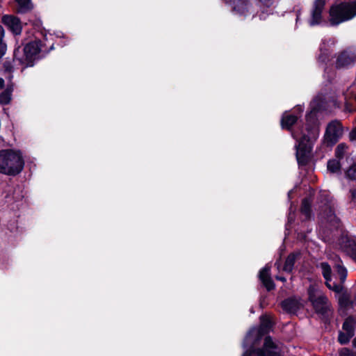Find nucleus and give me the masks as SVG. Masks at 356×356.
Listing matches in <instances>:
<instances>
[{
	"instance_id": "nucleus-21",
	"label": "nucleus",
	"mask_w": 356,
	"mask_h": 356,
	"mask_svg": "<svg viewBox=\"0 0 356 356\" xmlns=\"http://www.w3.org/2000/svg\"><path fill=\"white\" fill-rule=\"evenodd\" d=\"M297 256V254H291L289 255L282 268L284 271L287 273L291 272Z\"/></svg>"
},
{
	"instance_id": "nucleus-17",
	"label": "nucleus",
	"mask_w": 356,
	"mask_h": 356,
	"mask_svg": "<svg viewBox=\"0 0 356 356\" xmlns=\"http://www.w3.org/2000/svg\"><path fill=\"white\" fill-rule=\"evenodd\" d=\"M334 155L339 161L347 158L349 155V147L343 143L339 144L335 148Z\"/></svg>"
},
{
	"instance_id": "nucleus-27",
	"label": "nucleus",
	"mask_w": 356,
	"mask_h": 356,
	"mask_svg": "<svg viewBox=\"0 0 356 356\" xmlns=\"http://www.w3.org/2000/svg\"><path fill=\"white\" fill-rule=\"evenodd\" d=\"M353 336L351 335V333L350 332L349 333H347L344 331L343 332H341L339 333V341L340 342V343L341 344H346L347 343L350 339L353 337Z\"/></svg>"
},
{
	"instance_id": "nucleus-33",
	"label": "nucleus",
	"mask_w": 356,
	"mask_h": 356,
	"mask_svg": "<svg viewBox=\"0 0 356 356\" xmlns=\"http://www.w3.org/2000/svg\"><path fill=\"white\" fill-rule=\"evenodd\" d=\"M4 37V29L3 26L0 24V40H3Z\"/></svg>"
},
{
	"instance_id": "nucleus-37",
	"label": "nucleus",
	"mask_w": 356,
	"mask_h": 356,
	"mask_svg": "<svg viewBox=\"0 0 356 356\" xmlns=\"http://www.w3.org/2000/svg\"><path fill=\"white\" fill-rule=\"evenodd\" d=\"M353 346H354V347H355V348H356V338L353 339Z\"/></svg>"
},
{
	"instance_id": "nucleus-19",
	"label": "nucleus",
	"mask_w": 356,
	"mask_h": 356,
	"mask_svg": "<svg viewBox=\"0 0 356 356\" xmlns=\"http://www.w3.org/2000/svg\"><path fill=\"white\" fill-rule=\"evenodd\" d=\"M282 307L288 312H295L300 307V303L295 299L289 298L282 302Z\"/></svg>"
},
{
	"instance_id": "nucleus-2",
	"label": "nucleus",
	"mask_w": 356,
	"mask_h": 356,
	"mask_svg": "<svg viewBox=\"0 0 356 356\" xmlns=\"http://www.w3.org/2000/svg\"><path fill=\"white\" fill-rule=\"evenodd\" d=\"M49 38L47 34L43 36V41L35 39L24 46H18L13 51V61L26 67H33L35 60L45 57L51 51L55 49L52 42L48 47Z\"/></svg>"
},
{
	"instance_id": "nucleus-13",
	"label": "nucleus",
	"mask_w": 356,
	"mask_h": 356,
	"mask_svg": "<svg viewBox=\"0 0 356 356\" xmlns=\"http://www.w3.org/2000/svg\"><path fill=\"white\" fill-rule=\"evenodd\" d=\"M356 60V56L348 52L344 51L337 58V66L338 67H348Z\"/></svg>"
},
{
	"instance_id": "nucleus-20",
	"label": "nucleus",
	"mask_w": 356,
	"mask_h": 356,
	"mask_svg": "<svg viewBox=\"0 0 356 356\" xmlns=\"http://www.w3.org/2000/svg\"><path fill=\"white\" fill-rule=\"evenodd\" d=\"M327 170L330 172L334 173V174H338L341 171V161H339L337 159H330L327 162Z\"/></svg>"
},
{
	"instance_id": "nucleus-11",
	"label": "nucleus",
	"mask_w": 356,
	"mask_h": 356,
	"mask_svg": "<svg viewBox=\"0 0 356 356\" xmlns=\"http://www.w3.org/2000/svg\"><path fill=\"white\" fill-rule=\"evenodd\" d=\"M341 248L356 261V237L343 236L340 240Z\"/></svg>"
},
{
	"instance_id": "nucleus-8",
	"label": "nucleus",
	"mask_w": 356,
	"mask_h": 356,
	"mask_svg": "<svg viewBox=\"0 0 356 356\" xmlns=\"http://www.w3.org/2000/svg\"><path fill=\"white\" fill-rule=\"evenodd\" d=\"M343 127L339 121L334 120L330 122L323 136V145L333 146L343 135Z\"/></svg>"
},
{
	"instance_id": "nucleus-35",
	"label": "nucleus",
	"mask_w": 356,
	"mask_h": 356,
	"mask_svg": "<svg viewBox=\"0 0 356 356\" xmlns=\"http://www.w3.org/2000/svg\"><path fill=\"white\" fill-rule=\"evenodd\" d=\"M276 279L281 280L282 282H284L286 280V279L284 277H280V276H277Z\"/></svg>"
},
{
	"instance_id": "nucleus-39",
	"label": "nucleus",
	"mask_w": 356,
	"mask_h": 356,
	"mask_svg": "<svg viewBox=\"0 0 356 356\" xmlns=\"http://www.w3.org/2000/svg\"><path fill=\"white\" fill-rule=\"evenodd\" d=\"M22 197H23V195H21V196H20V197H16V198H15V197H14V198H15V201H17V200H19V199H21Z\"/></svg>"
},
{
	"instance_id": "nucleus-14",
	"label": "nucleus",
	"mask_w": 356,
	"mask_h": 356,
	"mask_svg": "<svg viewBox=\"0 0 356 356\" xmlns=\"http://www.w3.org/2000/svg\"><path fill=\"white\" fill-rule=\"evenodd\" d=\"M270 267L266 266L259 272V279L267 289L270 291L274 288V284L270 276Z\"/></svg>"
},
{
	"instance_id": "nucleus-5",
	"label": "nucleus",
	"mask_w": 356,
	"mask_h": 356,
	"mask_svg": "<svg viewBox=\"0 0 356 356\" xmlns=\"http://www.w3.org/2000/svg\"><path fill=\"white\" fill-rule=\"evenodd\" d=\"M308 299L316 313L325 314L330 309V304L318 284H311L307 290Z\"/></svg>"
},
{
	"instance_id": "nucleus-9",
	"label": "nucleus",
	"mask_w": 356,
	"mask_h": 356,
	"mask_svg": "<svg viewBox=\"0 0 356 356\" xmlns=\"http://www.w3.org/2000/svg\"><path fill=\"white\" fill-rule=\"evenodd\" d=\"M1 22L14 35L21 34L22 26L19 17L12 15H4Z\"/></svg>"
},
{
	"instance_id": "nucleus-28",
	"label": "nucleus",
	"mask_w": 356,
	"mask_h": 356,
	"mask_svg": "<svg viewBox=\"0 0 356 356\" xmlns=\"http://www.w3.org/2000/svg\"><path fill=\"white\" fill-rule=\"evenodd\" d=\"M346 177L350 179L355 180L356 179V163L352 165L346 172Z\"/></svg>"
},
{
	"instance_id": "nucleus-42",
	"label": "nucleus",
	"mask_w": 356,
	"mask_h": 356,
	"mask_svg": "<svg viewBox=\"0 0 356 356\" xmlns=\"http://www.w3.org/2000/svg\"><path fill=\"white\" fill-rule=\"evenodd\" d=\"M276 265H277V268L279 269L280 268V266L277 263H276Z\"/></svg>"
},
{
	"instance_id": "nucleus-3",
	"label": "nucleus",
	"mask_w": 356,
	"mask_h": 356,
	"mask_svg": "<svg viewBox=\"0 0 356 356\" xmlns=\"http://www.w3.org/2000/svg\"><path fill=\"white\" fill-rule=\"evenodd\" d=\"M24 161L19 151L2 149L0 151V172L16 176L23 170Z\"/></svg>"
},
{
	"instance_id": "nucleus-29",
	"label": "nucleus",
	"mask_w": 356,
	"mask_h": 356,
	"mask_svg": "<svg viewBox=\"0 0 356 356\" xmlns=\"http://www.w3.org/2000/svg\"><path fill=\"white\" fill-rule=\"evenodd\" d=\"M339 356H356V353L346 348L339 350Z\"/></svg>"
},
{
	"instance_id": "nucleus-4",
	"label": "nucleus",
	"mask_w": 356,
	"mask_h": 356,
	"mask_svg": "<svg viewBox=\"0 0 356 356\" xmlns=\"http://www.w3.org/2000/svg\"><path fill=\"white\" fill-rule=\"evenodd\" d=\"M356 15V1L350 3H341L333 5L330 10L329 22L336 26L351 19Z\"/></svg>"
},
{
	"instance_id": "nucleus-26",
	"label": "nucleus",
	"mask_w": 356,
	"mask_h": 356,
	"mask_svg": "<svg viewBox=\"0 0 356 356\" xmlns=\"http://www.w3.org/2000/svg\"><path fill=\"white\" fill-rule=\"evenodd\" d=\"M353 88H350V89L348 90V91L345 93H343V97H344V101H345V104H346V109L348 111V112H353L354 111V108H349L348 106V99H350L352 97H354L355 99V101H356V95H354L353 94Z\"/></svg>"
},
{
	"instance_id": "nucleus-15",
	"label": "nucleus",
	"mask_w": 356,
	"mask_h": 356,
	"mask_svg": "<svg viewBox=\"0 0 356 356\" xmlns=\"http://www.w3.org/2000/svg\"><path fill=\"white\" fill-rule=\"evenodd\" d=\"M321 270H322V273L323 275V277L326 280V285L330 289H332L335 291H339L341 290V286L339 285H337V284H333L332 285L330 282L331 280L330 279V275H331V268L329 264H327V263H321Z\"/></svg>"
},
{
	"instance_id": "nucleus-22",
	"label": "nucleus",
	"mask_w": 356,
	"mask_h": 356,
	"mask_svg": "<svg viewBox=\"0 0 356 356\" xmlns=\"http://www.w3.org/2000/svg\"><path fill=\"white\" fill-rule=\"evenodd\" d=\"M13 88L7 87L6 89L0 93V104L6 105L10 103L11 100Z\"/></svg>"
},
{
	"instance_id": "nucleus-25",
	"label": "nucleus",
	"mask_w": 356,
	"mask_h": 356,
	"mask_svg": "<svg viewBox=\"0 0 356 356\" xmlns=\"http://www.w3.org/2000/svg\"><path fill=\"white\" fill-rule=\"evenodd\" d=\"M335 268L337 270V273L340 276V280L341 282H343L346 277L347 272L346 268L341 266V261L340 259L335 263Z\"/></svg>"
},
{
	"instance_id": "nucleus-41",
	"label": "nucleus",
	"mask_w": 356,
	"mask_h": 356,
	"mask_svg": "<svg viewBox=\"0 0 356 356\" xmlns=\"http://www.w3.org/2000/svg\"><path fill=\"white\" fill-rule=\"evenodd\" d=\"M297 109H298V110H300L301 112L302 111V110L301 109V108H300V107L298 108Z\"/></svg>"
},
{
	"instance_id": "nucleus-23",
	"label": "nucleus",
	"mask_w": 356,
	"mask_h": 356,
	"mask_svg": "<svg viewBox=\"0 0 356 356\" xmlns=\"http://www.w3.org/2000/svg\"><path fill=\"white\" fill-rule=\"evenodd\" d=\"M355 321L353 317H348L343 324V330L347 333H351V335H354V325Z\"/></svg>"
},
{
	"instance_id": "nucleus-1",
	"label": "nucleus",
	"mask_w": 356,
	"mask_h": 356,
	"mask_svg": "<svg viewBox=\"0 0 356 356\" xmlns=\"http://www.w3.org/2000/svg\"><path fill=\"white\" fill-rule=\"evenodd\" d=\"M330 102L333 106L339 107L340 104L334 97H316L311 104L312 110L306 116L305 127H299L292 131L293 137L297 140L296 158L300 164H305L308 161L312 149L313 143L319 136V127L316 118V113L326 108Z\"/></svg>"
},
{
	"instance_id": "nucleus-30",
	"label": "nucleus",
	"mask_w": 356,
	"mask_h": 356,
	"mask_svg": "<svg viewBox=\"0 0 356 356\" xmlns=\"http://www.w3.org/2000/svg\"><path fill=\"white\" fill-rule=\"evenodd\" d=\"M6 49L7 45L4 40H0V58L5 55Z\"/></svg>"
},
{
	"instance_id": "nucleus-40",
	"label": "nucleus",
	"mask_w": 356,
	"mask_h": 356,
	"mask_svg": "<svg viewBox=\"0 0 356 356\" xmlns=\"http://www.w3.org/2000/svg\"><path fill=\"white\" fill-rule=\"evenodd\" d=\"M65 44H66V42H62L60 45L61 47H63V46H65Z\"/></svg>"
},
{
	"instance_id": "nucleus-10",
	"label": "nucleus",
	"mask_w": 356,
	"mask_h": 356,
	"mask_svg": "<svg viewBox=\"0 0 356 356\" xmlns=\"http://www.w3.org/2000/svg\"><path fill=\"white\" fill-rule=\"evenodd\" d=\"M325 0H316L311 12V18L309 19L310 26L318 25L322 22V12L324 8Z\"/></svg>"
},
{
	"instance_id": "nucleus-34",
	"label": "nucleus",
	"mask_w": 356,
	"mask_h": 356,
	"mask_svg": "<svg viewBox=\"0 0 356 356\" xmlns=\"http://www.w3.org/2000/svg\"><path fill=\"white\" fill-rule=\"evenodd\" d=\"M5 86V81L3 78H0V90L3 89Z\"/></svg>"
},
{
	"instance_id": "nucleus-32",
	"label": "nucleus",
	"mask_w": 356,
	"mask_h": 356,
	"mask_svg": "<svg viewBox=\"0 0 356 356\" xmlns=\"http://www.w3.org/2000/svg\"><path fill=\"white\" fill-rule=\"evenodd\" d=\"M327 221L330 222H332L334 221H337V219L336 218L335 216L332 213V211H330V214L327 216Z\"/></svg>"
},
{
	"instance_id": "nucleus-18",
	"label": "nucleus",
	"mask_w": 356,
	"mask_h": 356,
	"mask_svg": "<svg viewBox=\"0 0 356 356\" xmlns=\"http://www.w3.org/2000/svg\"><path fill=\"white\" fill-rule=\"evenodd\" d=\"M17 4V13L24 14L30 12L33 8V6L31 3V0H14Z\"/></svg>"
},
{
	"instance_id": "nucleus-36",
	"label": "nucleus",
	"mask_w": 356,
	"mask_h": 356,
	"mask_svg": "<svg viewBox=\"0 0 356 356\" xmlns=\"http://www.w3.org/2000/svg\"><path fill=\"white\" fill-rule=\"evenodd\" d=\"M261 1L264 2L266 6H268L270 3V1L271 0H260Z\"/></svg>"
},
{
	"instance_id": "nucleus-31",
	"label": "nucleus",
	"mask_w": 356,
	"mask_h": 356,
	"mask_svg": "<svg viewBox=\"0 0 356 356\" xmlns=\"http://www.w3.org/2000/svg\"><path fill=\"white\" fill-rule=\"evenodd\" d=\"M349 139L351 141H356V127L350 132Z\"/></svg>"
},
{
	"instance_id": "nucleus-6",
	"label": "nucleus",
	"mask_w": 356,
	"mask_h": 356,
	"mask_svg": "<svg viewBox=\"0 0 356 356\" xmlns=\"http://www.w3.org/2000/svg\"><path fill=\"white\" fill-rule=\"evenodd\" d=\"M257 343L254 342L253 345H245L244 342L243 347L245 350L242 356H280V346L274 342L270 337L265 338L263 348L260 350L254 349Z\"/></svg>"
},
{
	"instance_id": "nucleus-12",
	"label": "nucleus",
	"mask_w": 356,
	"mask_h": 356,
	"mask_svg": "<svg viewBox=\"0 0 356 356\" xmlns=\"http://www.w3.org/2000/svg\"><path fill=\"white\" fill-rule=\"evenodd\" d=\"M226 3L232 7L233 11L238 15L245 16L250 10L251 6L248 0H225Z\"/></svg>"
},
{
	"instance_id": "nucleus-7",
	"label": "nucleus",
	"mask_w": 356,
	"mask_h": 356,
	"mask_svg": "<svg viewBox=\"0 0 356 356\" xmlns=\"http://www.w3.org/2000/svg\"><path fill=\"white\" fill-rule=\"evenodd\" d=\"M272 326V321L269 316H262L261 317V325L259 327H254L250 330L246 335L244 342L245 345H253L258 342L262 336L268 332Z\"/></svg>"
},
{
	"instance_id": "nucleus-24",
	"label": "nucleus",
	"mask_w": 356,
	"mask_h": 356,
	"mask_svg": "<svg viewBox=\"0 0 356 356\" xmlns=\"http://www.w3.org/2000/svg\"><path fill=\"white\" fill-rule=\"evenodd\" d=\"M311 203L307 199L303 200L301 206V213L305 215V218H309L311 215Z\"/></svg>"
},
{
	"instance_id": "nucleus-16",
	"label": "nucleus",
	"mask_w": 356,
	"mask_h": 356,
	"mask_svg": "<svg viewBox=\"0 0 356 356\" xmlns=\"http://www.w3.org/2000/svg\"><path fill=\"white\" fill-rule=\"evenodd\" d=\"M298 117V115H295L289 113V112H285L283 114L281 120V125L282 128L290 129L291 126L297 122Z\"/></svg>"
},
{
	"instance_id": "nucleus-38",
	"label": "nucleus",
	"mask_w": 356,
	"mask_h": 356,
	"mask_svg": "<svg viewBox=\"0 0 356 356\" xmlns=\"http://www.w3.org/2000/svg\"><path fill=\"white\" fill-rule=\"evenodd\" d=\"M293 192V190L290 191L289 193H288V196H289V198H291V195Z\"/></svg>"
}]
</instances>
